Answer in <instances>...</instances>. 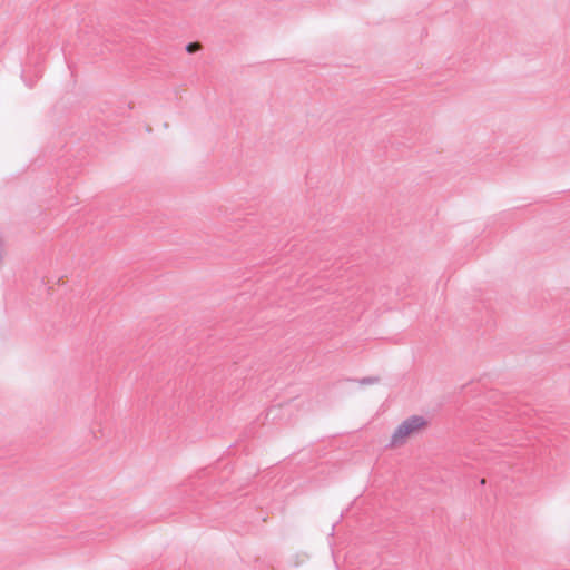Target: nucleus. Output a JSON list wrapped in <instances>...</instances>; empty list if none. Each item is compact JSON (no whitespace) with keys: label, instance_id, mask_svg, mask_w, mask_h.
<instances>
[{"label":"nucleus","instance_id":"nucleus-1","mask_svg":"<svg viewBox=\"0 0 570 570\" xmlns=\"http://www.w3.org/2000/svg\"><path fill=\"white\" fill-rule=\"evenodd\" d=\"M428 425V421L422 415H411L394 430L389 446L402 445L406 439Z\"/></svg>","mask_w":570,"mask_h":570},{"label":"nucleus","instance_id":"nucleus-2","mask_svg":"<svg viewBox=\"0 0 570 570\" xmlns=\"http://www.w3.org/2000/svg\"><path fill=\"white\" fill-rule=\"evenodd\" d=\"M380 382L379 376H366L360 380V384L366 385V384H375Z\"/></svg>","mask_w":570,"mask_h":570},{"label":"nucleus","instance_id":"nucleus-3","mask_svg":"<svg viewBox=\"0 0 570 570\" xmlns=\"http://www.w3.org/2000/svg\"><path fill=\"white\" fill-rule=\"evenodd\" d=\"M188 53H194L199 49V45L197 42H189L185 47Z\"/></svg>","mask_w":570,"mask_h":570}]
</instances>
